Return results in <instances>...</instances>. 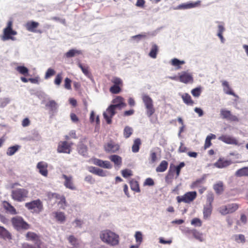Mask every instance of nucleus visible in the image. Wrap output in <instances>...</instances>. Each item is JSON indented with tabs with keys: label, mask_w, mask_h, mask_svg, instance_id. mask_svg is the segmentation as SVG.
Here are the masks:
<instances>
[{
	"label": "nucleus",
	"mask_w": 248,
	"mask_h": 248,
	"mask_svg": "<svg viewBox=\"0 0 248 248\" xmlns=\"http://www.w3.org/2000/svg\"><path fill=\"white\" fill-rule=\"evenodd\" d=\"M150 157L151 163H153L157 160L156 153L153 151H151L150 154Z\"/></svg>",
	"instance_id": "60"
},
{
	"label": "nucleus",
	"mask_w": 248,
	"mask_h": 248,
	"mask_svg": "<svg viewBox=\"0 0 248 248\" xmlns=\"http://www.w3.org/2000/svg\"><path fill=\"white\" fill-rule=\"evenodd\" d=\"M13 21L9 20L7 23L6 27L3 30V34L1 36V39L3 41L11 40H16L15 37L17 34V31L13 29Z\"/></svg>",
	"instance_id": "2"
},
{
	"label": "nucleus",
	"mask_w": 248,
	"mask_h": 248,
	"mask_svg": "<svg viewBox=\"0 0 248 248\" xmlns=\"http://www.w3.org/2000/svg\"><path fill=\"white\" fill-rule=\"evenodd\" d=\"M235 174L238 177L248 176V167H243L238 170Z\"/></svg>",
	"instance_id": "32"
},
{
	"label": "nucleus",
	"mask_w": 248,
	"mask_h": 248,
	"mask_svg": "<svg viewBox=\"0 0 248 248\" xmlns=\"http://www.w3.org/2000/svg\"><path fill=\"white\" fill-rule=\"evenodd\" d=\"M78 66L81 69L82 72L86 77H87L89 78H91L92 77V74L89 71V68L88 66H84L80 62L78 63Z\"/></svg>",
	"instance_id": "35"
},
{
	"label": "nucleus",
	"mask_w": 248,
	"mask_h": 248,
	"mask_svg": "<svg viewBox=\"0 0 248 248\" xmlns=\"http://www.w3.org/2000/svg\"><path fill=\"white\" fill-rule=\"evenodd\" d=\"M104 149L108 153H115L119 150V146L112 141H110L104 145Z\"/></svg>",
	"instance_id": "17"
},
{
	"label": "nucleus",
	"mask_w": 248,
	"mask_h": 248,
	"mask_svg": "<svg viewBox=\"0 0 248 248\" xmlns=\"http://www.w3.org/2000/svg\"><path fill=\"white\" fill-rule=\"evenodd\" d=\"M62 177L64 179L63 185L67 188L73 190L76 189V187L74 183L73 177L72 176L62 174Z\"/></svg>",
	"instance_id": "15"
},
{
	"label": "nucleus",
	"mask_w": 248,
	"mask_h": 248,
	"mask_svg": "<svg viewBox=\"0 0 248 248\" xmlns=\"http://www.w3.org/2000/svg\"><path fill=\"white\" fill-rule=\"evenodd\" d=\"M39 24L35 21H30L26 23V28L27 30L31 32L42 33V31L36 29L38 27Z\"/></svg>",
	"instance_id": "16"
},
{
	"label": "nucleus",
	"mask_w": 248,
	"mask_h": 248,
	"mask_svg": "<svg viewBox=\"0 0 248 248\" xmlns=\"http://www.w3.org/2000/svg\"><path fill=\"white\" fill-rule=\"evenodd\" d=\"M47 166V164L44 162H39L37 165L40 173L46 177L48 174Z\"/></svg>",
	"instance_id": "21"
},
{
	"label": "nucleus",
	"mask_w": 248,
	"mask_h": 248,
	"mask_svg": "<svg viewBox=\"0 0 248 248\" xmlns=\"http://www.w3.org/2000/svg\"><path fill=\"white\" fill-rule=\"evenodd\" d=\"M29 191L24 188H18L11 191V196L13 200L18 202H24L28 198Z\"/></svg>",
	"instance_id": "4"
},
{
	"label": "nucleus",
	"mask_w": 248,
	"mask_h": 248,
	"mask_svg": "<svg viewBox=\"0 0 248 248\" xmlns=\"http://www.w3.org/2000/svg\"><path fill=\"white\" fill-rule=\"evenodd\" d=\"M68 241L74 247H76L78 244L77 239L73 235L69 236Z\"/></svg>",
	"instance_id": "59"
},
{
	"label": "nucleus",
	"mask_w": 248,
	"mask_h": 248,
	"mask_svg": "<svg viewBox=\"0 0 248 248\" xmlns=\"http://www.w3.org/2000/svg\"><path fill=\"white\" fill-rule=\"evenodd\" d=\"M131 189L136 192H140V191L139 184L138 181L134 179H132L129 182Z\"/></svg>",
	"instance_id": "36"
},
{
	"label": "nucleus",
	"mask_w": 248,
	"mask_h": 248,
	"mask_svg": "<svg viewBox=\"0 0 248 248\" xmlns=\"http://www.w3.org/2000/svg\"><path fill=\"white\" fill-rule=\"evenodd\" d=\"M100 237L103 242L112 246L118 245L119 243V236L108 230L102 231Z\"/></svg>",
	"instance_id": "1"
},
{
	"label": "nucleus",
	"mask_w": 248,
	"mask_h": 248,
	"mask_svg": "<svg viewBox=\"0 0 248 248\" xmlns=\"http://www.w3.org/2000/svg\"><path fill=\"white\" fill-rule=\"evenodd\" d=\"M191 224L194 226L201 227L202 225V222L199 218H194L191 220Z\"/></svg>",
	"instance_id": "56"
},
{
	"label": "nucleus",
	"mask_w": 248,
	"mask_h": 248,
	"mask_svg": "<svg viewBox=\"0 0 248 248\" xmlns=\"http://www.w3.org/2000/svg\"><path fill=\"white\" fill-rule=\"evenodd\" d=\"M213 188L217 194H221L224 191L223 183L219 182L214 185Z\"/></svg>",
	"instance_id": "31"
},
{
	"label": "nucleus",
	"mask_w": 248,
	"mask_h": 248,
	"mask_svg": "<svg viewBox=\"0 0 248 248\" xmlns=\"http://www.w3.org/2000/svg\"><path fill=\"white\" fill-rule=\"evenodd\" d=\"M55 71L51 68H48L46 72L45 78L48 79L55 74Z\"/></svg>",
	"instance_id": "51"
},
{
	"label": "nucleus",
	"mask_w": 248,
	"mask_h": 248,
	"mask_svg": "<svg viewBox=\"0 0 248 248\" xmlns=\"http://www.w3.org/2000/svg\"><path fill=\"white\" fill-rule=\"evenodd\" d=\"M92 162L93 164L106 169L111 168V165L108 161H103L98 158L92 159Z\"/></svg>",
	"instance_id": "18"
},
{
	"label": "nucleus",
	"mask_w": 248,
	"mask_h": 248,
	"mask_svg": "<svg viewBox=\"0 0 248 248\" xmlns=\"http://www.w3.org/2000/svg\"><path fill=\"white\" fill-rule=\"evenodd\" d=\"M109 158L117 166H120L122 164V158L118 155H112L109 156Z\"/></svg>",
	"instance_id": "42"
},
{
	"label": "nucleus",
	"mask_w": 248,
	"mask_h": 248,
	"mask_svg": "<svg viewBox=\"0 0 248 248\" xmlns=\"http://www.w3.org/2000/svg\"><path fill=\"white\" fill-rule=\"evenodd\" d=\"M71 82H72V81L70 78H65L64 79V88L67 90H71Z\"/></svg>",
	"instance_id": "55"
},
{
	"label": "nucleus",
	"mask_w": 248,
	"mask_h": 248,
	"mask_svg": "<svg viewBox=\"0 0 248 248\" xmlns=\"http://www.w3.org/2000/svg\"><path fill=\"white\" fill-rule=\"evenodd\" d=\"M168 166V162L166 160H163L156 168V171L160 172H164L167 169Z\"/></svg>",
	"instance_id": "34"
},
{
	"label": "nucleus",
	"mask_w": 248,
	"mask_h": 248,
	"mask_svg": "<svg viewBox=\"0 0 248 248\" xmlns=\"http://www.w3.org/2000/svg\"><path fill=\"white\" fill-rule=\"evenodd\" d=\"M201 4V1H197L195 2H189L187 3H183L178 6L179 9H186L194 8L199 6Z\"/></svg>",
	"instance_id": "23"
},
{
	"label": "nucleus",
	"mask_w": 248,
	"mask_h": 248,
	"mask_svg": "<svg viewBox=\"0 0 248 248\" xmlns=\"http://www.w3.org/2000/svg\"><path fill=\"white\" fill-rule=\"evenodd\" d=\"M16 70L21 74L24 76H28L29 69L24 66H19L16 68Z\"/></svg>",
	"instance_id": "48"
},
{
	"label": "nucleus",
	"mask_w": 248,
	"mask_h": 248,
	"mask_svg": "<svg viewBox=\"0 0 248 248\" xmlns=\"http://www.w3.org/2000/svg\"><path fill=\"white\" fill-rule=\"evenodd\" d=\"M197 197L196 191L188 192L185 193L183 196H177L176 199L179 203L183 202L185 203H190L194 201Z\"/></svg>",
	"instance_id": "9"
},
{
	"label": "nucleus",
	"mask_w": 248,
	"mask_h": 248,
	"mask_svg": "<svg viewBox=\"0 0 248 248\" xmlns=\"http://www.w3.org/2000/svg\"><path fill=\"white\" fill-rule=\"evenodd\" d=\"M234 240L238 243H244L246 242L245 235L242 234L234 235Z\"/></svg>",
	"instance_id": "47"
},
{
	"label": "nucleus",
	"mask_w": 248,
	"mask_h": 248,
	"mask_svg": "<svg viewBox=\"0 0 248 248\" xmlns=\"http://www.w3.org/2000/svg\"><path fill=\"white\" fill-rule=\"evenodd\" d=\"M239 207V205L236 203L229 204L220 207L219 212L223 215L232 214L235 212Z\"/></svg>",
	"instance_id": "8"
},
{
	"label": "nucleus",
	"mask_w": 248,
	"mask_h": 248,
	"mask_svg": "<svg viewBox=\"0 0 248 248\" xmlns=\"http://www.w3.org/2000/svg\"><path fill=\"white\" fill-rule=\"evenodd\" d=\"M85 181L90 184H93L95 182L94 179L91 175H87L85 177Z\"/></svg>",
	"instance_id": "62"
},
{
	"label": "nucleus",
	"mask_w": 248,
	"mask_h": 248,
	"mask_svg": "<svg viewBox=\"0 0 248 248\" xmlns=\"http://www.w3.org/2000/svg\"><path fill=\"white\" fill-rule=\"evenodd\" d=\"M155 184L154 180L151 178H147L144 182V186H153Z\"/></svg>",
	"instance_id": "61"
},
{
	"label": "nucleus",
	"mask_w": 248,
	"mask_h": 248,
	"mask_svg": "<svg viewBox=\"0 0 248 248\" xmlns=\"http://www.w3.org/2000/svg\"><path fill=\"white\" fill-rule=\"evenodd\" d=\"M115 106H113L112 105H110L107 108L106 111L104 112L103 114L104 118L106 120L108 124H111V119L116 113V109L117 108H116Z\"/></svg>",
	"instance_id": "10"
},
{
	"label": "nucleus",
	"mask_w": 248,
	"mask_h": 248,
	"mask_svg": "<svg viewBox=\"0 0 248 248\" xmlns=\"http://www.w3.org/2000/svg\"><path fill=\"white\" fill-rule=\"evenodd\" d=\"M191 93L194 97H199L201 93V90L200 88H196L191 91Z\"/></svg>",
	"instance_id": "57"
},
{
	"label": "nucleus",
	"mask_w": 248,
	"mask_h": 248,
	"mask_svg": "<svg viewBox=\"0 0 248 248\" xmlns=\"http://www.w3.org/2000/svg\"><path fill=\"white\" fill-rule=\"evenodd\" d=\"M113 85L109 88V91L113 94H118L122 91L123 86V81L121 78L117 77H113L110 79Z\"/></svg>",
	"instance_id": "7"
},
{
	"label": "nucleus",
	"mask_w": 248,
	"mask_h": 248,
	"mask_svg": "<svg viewBox=\"0 0 248 248\" xmlns=\"http://www.w3.org/2000/svg\"><path fill=\"white\" fill-rule=\"evenodd\" d=\"M212 205L206 204L204 206L203 214L204 219H207L210 217L212 212Z\"/></svg>",
	"instance_id": "26"
},
{
	"label": "nucleus",
	"mask_w": 248,
	"mask_h": 248,
	"mask_svg": "<svg viewBox=\"0 0 248 248\" xmlns=\"http://www.w3.org/2000/svg\"><path fill=\"white\" fill-rule=\"evenodd\" d=\"M146 110V114L148 117H151L155 112V109L154 108V105H152L150 106H148L145 107Z\"/></svg>",
	"instance_id": "53"
},
{
	"label": "nucleus",
	"mask_w": 248,
	"mask_h": 248,
	"mask_svg": "<svg viewBox=\"0 0 248 248\" xmlns=\"http://www.w3.org/2000/svg\"><path fill=\"white\" fill-rule=\"evenodd\" d=\"M142 99L145 107L153 105V101L152 99L148 95L143 94L142 96Z\"/></svg>",
	"instance_id": "39"
},
{
	"label": "nucleus",
	"mask_w": 248,
	"mask_h": 248,
	"mask_svg": "<svg viewBox=\"0 0 248 248\" xmlns=\"http://www.w3.org/2000/svg\"><path fill=\"white\" fill-rule=\"evenodd\" d=\"M214 199L213 194L212 193H208L207 195V201L208 202V204L212 205Z\"/></svg>",
	"instance_id": "63"
},
{
	"label": "nucleus",
	"mask_w": 248,
	"mask_h": 248,
	"mask_svg": "<svg viewBox=\"0 0 248 248\" xmlns=\"http://www.w3.org/2000/svg\"><path fill=\"white\" fill-rule=\"evenodd\" d=\"M133 133V129L131 127L126 126L124 130V136L125 138L127 139L130 137Z\"/></svg>",
	"instance_id": "46"
},
{
	"label": "nucleus",
	"mask_w": 248,
	"mask_h": 248,
	"mask_svg": "<svg viewBox=\"0 0 248 248\" xmlns=\"http://www.w3.org/2000/svg\"><path fill=\"white\" fill-rule=\"evenodd\" d=\"M62 73H58L56 75L55 78L54 79V84L56 85L59 86L62 82Z\"/></svg>",
	"instance_id": "52"
},
{
	"label": "nucleus",
	"mask_w": 248,
	"mask_h": 248,
	"mask_svg": "<svg viewBox=\"0 0 248 248\" xmlns=\"http://www.w3.org/2000/svg\"><path fill=\"white\" fill-rule=\"evenodd\" d=\"M20 146L16 145L15 146H11L7 149L6 154L9 156L13 155L19 149Z\"/></svg>",
	"instance_id": "43"
},
{
	"label": "nucleus",
	"mask_w": 248,
	"mask_h": 248,
	"mask_svg": "<svg viewBox=\"0 0 248 248\" xmlns=\"http://www.w3.org/2000/svg\"><path fill=\"white\" fill-rule=\"evenodd\" d=\"M0 238L10 240L12 239V235L5 228L0 226Z\"/></svg>",
	"instance_id": "25"
},
{
	"label": "nucleus",
	"mask_w": 248,
	"mask_h": 248,
	"mask_svg": "<svg viewBox=\"0 0 248 248\" xmlns=\"http://www.w3.org/2000/svg\"><path fill=\"white\" fill-rule=\"evenodd\" d=\"M82 54V52L81 50L75 49H71L65 54V56L66 58H69L73 57L77 55H81Z\"/></svg>",
	"instance_id": "29"
},
{
	"label": "nucleus",
	"mask_w": 248,
	"mask_h": 248,
	"mask_svg": "<svg viewBox=\"0 0 248 248\" xmlns=\"http://www.w3.org/2000/svg\"><path fill=\"white\" fill-rule=\"evenodd\" d=\"M78 151L80 154L82 155H85L87 154V146L83 143H80L78 147Z\"/></svg>",
	"instance_id": "45"
},
{
	"label": "nucleus",
	"mask_w": 248,
	"mask_h": 248,
	"mask_svg": "<svg viewBox=\"0 0 248 248\" xmlns=\"http://www.w3.org/2000/svg\"><path fill=\"white\" fill-rule=\"evenodd\" d=\"M222 86L223 87V90L225 93L227 94L232 95L235 97H238L233 92L232 90L230 88L229 83L226 81H224L222 82Z\"/></svg>",
	"instance_id": "27"
},
{
	"label": "nucleus",
	"mask_w": 248,
	"mask_h": 248,
	"mask_svg": "<svg viewBox=\"0 0 248 248\" xmlns=\"http://www.w3.org/2000/svg\"><path fill=\"white\" fill-rule=\"evenodd\" d=\"M141 140L139 138L135 139L132 147V151L134 153H137L139 151L140 146L141 145Z\"/></svg>",
	"instance_id": "40"
},
{
	"label": "nucleus",
	"mask_w": 248,
	"mask_h": 248,
	"mask_svg": "<svg viewBox=\"0 0 248 248\" xmlns=\"http://www.w3.org/2000/svg\"><path fill=\"white\" fill-rule=\"evenodd\" d=\"M112 102L114 104L112 105L115 106V107L119 109H121L126 106V104L124 102V99L121 96H117L113 100Z\"/></svg>",
	"instance_id": "20"
},
{
	"label": "nucleus",
	"mask_w": 248,
	"mask_h": 248,
	"mask_svg": "<svg viewBox=\"0 0 248 248\" xmlns=\"http://www.w3.org/2000/svg\"><path fill=\"white\" fill-rule=\"evenodd\" d=\"M202 180H198L196 181L195 182H193L192 184L191 187L192 188H195L199 187L200 188L199 189V192L200 194H202L206 190V187L204 186H200V185L202 183Z\"/></svg>",
	"instance_id": "30"
},
{
	"label": "nucleus",
	"mask_w": 248,
	"mask_h": 248,
	"mask_svg": "<svg viewBox=\"0 0 248 248\" xmlns=\"http://www.w3.org/2000/svg\"><path fill=\"white\" fill-rule=\"evenodd\" d=\"M216 138V135L213 134H210L206 137L204 145V149H206L212 145L211 140L215 139Z\"/></svg>",
	"instance_id": "37"
},
{
	"label": "nucleus",
	"mask_w": 248,
	"mask_h": 248,
	"mask_svg": "<svg viewBox=\"0 0 248 248\" xmlns=\"http://www.w3.org/2000/svg\"><path fill=\"white\" fill-rule=\"evenodd\" d=\"M122 175L124 178H127L132 175V171L128 169H124L122 170Z\"/></svg>",
	"instance_id": "58"
},
{
	"label": "nucleus",
	"mask_w": 248,
	"mask_h": 248,
	"mask_svg": "<svg viewBox=\"0 0 248 248\" xmlns=\"http://www.w3.org/2000/svg\"><path fill=\"white\" fill-rule=\"evenodd\" d=\"M26 237L27 240L34 242L36 247H34L27 243H24L22 244V248H46L41 242L39 236L35 233L29 232L26 233Z\"/></svg>",
	"instance_id": "3"
},
{
	"label": "nucleus",
	"mask_w": 248,
	"mask_h": 248,
	"mask_svg": "<svg viewBox=\"0 0 248 248\" xmlns=\"http://www.w3.org/2000/svg\"><path fill=\"white\" fill-rule=\"evenodd\" d=\"M11 222L14 228L17 231L26 230L30 228V225L19 216L13 217L11 219Z\"/></svg>",
	"instance_id": "6"
},
{
	"label": "nucleus",
	"mask_w": 248,
	"mask_h": 248,
	"mask_svg": "<svg viewBox=\"0 0 248 248\" xmlns=\"http://www.w3.org/2000/svg\"><path fill=\"white\" fill-rule=\"evenodd\" d=\"M3 207L7 213L11 215H16L17 214L16 209L9 202L4 201L2 203Z\"/></svg>",
	"instance_id": "22"
},
{
	"label": "nucleus",
	"mask_w": 248,
	"mask_h": 248,
	"mask_svg": "<svg viewBox=\"0 0 248 248\" xmlns=\"http://www.w3.org/2000/svg\"><path fill=\"white\" fill-rule=\"evenodd\" d=\"M184 63L185 62L184 61H180L176 58L173 59L171 62V65L174 66H177V69L180 68V65Z\"/></svg>",
	"instance_id": "49"
},
{
	"label": "nucleus",
	"mask_w": 248,
	"mask_h": 248,
	"mask_svg": "<svg viewBox=\"0 0 248 248\" xmlns=\"http://www.w3.org/2000/svg\"><path fill=\"white\" fill-rule=\"evenodd\" d=\"M185 165V164L184 162H181L179 165L177 166H174V170H173L174 171H176V178H177L179 175H180V171H181V169L184 167Z\"/></svg>",
	"instance_id": "50"
},
{
	"label": "nucleus",
	"mask_w": 248,
	"mask_h": 248,
	"mask_svg": "<svg viewBox=\"0 0 248 248\" xmlns=\"http://www.w3.org/2000/svg\"><path fill=\"white\" fill-rule=\"evenodd\" d=\"M218 140L228 144L240 145V143L233 137L227 135H222L218 138Z\"/></svg>",
	"instance_id": "14"
},
{
	"label": "nucleus",
	"mask_w": 248,
	"mask_h": 248,
	"mask_svg": "<svg viewBox=\"0 0 248 248\" xmlns=\"http://www.w3.org/2000/svg\"><path fill=\"white\" fill-rule=\"evenodd\" d=\"M187 232L192 235L196 239L200 241H202V234L195 229L188 230Z\"/></svg>",
	"instance_id": "33"
},
{
	"label": "nucleus",
	"mask_w": 248,
	"mask_h": 248,
	"mask_svg": "<svg viewBox=\"0 0 248 248\" xmlns=\"http://www.w3.org/2000/svg\"><path fill=\"white\" fill-rule=\"evenodd\" d=\"M232 161L230 160L224 159V158H220L214 164V166L219 169L226 168L231 165Z\"/></svg>",
	"instance_id": "19"
},
{
	"label": "nucleus",
	"mask_w": 248,
	"mask_h": 248,
	"mask_svg": "<svg viewBox=\"0 0 248 248\" xmlns=\"http://www.w3.org/2000/svg\"><path fill=\"white\" fill-rule=\"evenodd\" d=\"M135 237L137 243L140 245L142 241V234L140 232H137L135 233Z\"/></svg>",
	"instance_id": "54"
},
{
	"label": "nucleus",
	"mask_w": 248,
	"mask_h": 248,
	"mask_svg": "<svg viewBox=\"0 0 248 248\" xmlns=\"http://www.w3.org/2000/svg\"><path fill=\"white\" fill-rule=\"evenodd\" d=\"M46 107L49 110L50 113H53L57 109V104L55 101L50 100L46 103Z\"/></svg>",
	"instance_id": "24"
},
{
	"label": "nucleus",
	"mask_w": 248,
	"mask_h": 248,
	"mask_svg": "<svg viewBox=\"0 0 248 248\" xmlns=\"http://www.w3.org/2000/svg\"><path fill=\"white\" fill-rule=\"evenodd\" d=\"M55 198L60 200V201L58 202V204L61 205V207L62 208L64 209L65 207L67 206V202L64 196H61L60 195L57 194L55 196Z\"/></svg>",
	"instance_id": "38"
},
{
	"label": "nucleus",
	"mask_w": 248,
	"mask_h": 248,
	"mask_svg": "<svg viewBox=\"0 0 248 248\" xmlns=\"http://www.w3.org/2000/svg\"><path fill=\"white\" fill-rule=\"evenodd\" d=\"M179 80L184 83H192L194 79L192 74L187 71H183L181 72L178 77Z\"/></svg>",
	"instance_id": "11"
},
{
	"label": "nucleus",
	"mask_w": 248,
	"mask_h": 248,
	"mask_svg": "<svg viewBox=\"0 0 248 248\" xmlns=\"http://www.w3.org/2000/svg\"><path fill=\"white\" fill-rule=\"evenodd\" d=\"M56 220L60 222H63L66 219L65 214L62 212H56L54 213Z\"/></svg>",
	"instance_id": "41"
},
{
	"label": "nucleus",
	"mask_w": 248,
	"mask_h": 248,
	"mask_svg": "<svg viewBox=\"0 0 248 248\" xmlns=\"http://www.w3.org/2000/svg\"><path fill=\"white\" fill-rule=\"evenodd\" d=\"M220 116L223 119H226L232 122L239 121V119L236 116L232 115L231 111L226 109L223 108L220 110Z\"/></svg>",
	"instance_id": "13"
},
{
	"label": "nucleus",
	"mask_w": 248,
	"mask_h": 248,
	"mask_svg": "<svg viewBox=\"0 0 248 248\" xmlns=\"http://www.w3.org/2000/svg\"><path fill=\"white\" fill-rule=\"evenodd\" d=\"M183 102L187 105L193 106L194 102L192 99L190 95L187 93H185L181 95Z\"/></svg>",
	"instance_id": "28"
},
{
	"label": "nucleus",
	"mask_w": 248,
	"mask_h": 248,
	"mask_svg": "<svg viewBox=\"0 0 248 248\" xmlns=\"http://www.w3.org/2000/svg\"><path fill=\"white\" fill-rule=\"evenodd\" d=\"M72 144V143H69L66 141H61L58 144L57 152L60 153L70 154Z\"/></svg>",
	"instance_id": "12"
},
{
	"label": "nucleus",
	"mask_w": 248,
	"mask_h": 248,
	"mask_svg": "<svg viewBox=\"0 0 248 248\" xmlns=\"http://www.w3.org/2000/svg\"><path fill=\"white\" fill-rule=\"evenodd\" d=\"M158 51V48L157 46L155 44L153 45L149 54V56L154 59L156 58Z\"/></svg>",
	"instance_id": "44"
},
{
	"label": "nucleus",
	"mask_w": 248,
	"mask_h": 248,
	"mask_svg": "<svg viewBox=\"0 0 248 248\" xmlns=\"http://www.w3.org/2000/svg\"><path fill=\"white\" fill-rule=\"evenodd\" d=\"M25 207L32 213L39 214L44 210V205L42 201L40 199L31 201L26 202Z\"/></svg>",
	"instance_id": "5"
},
{
	"label": "nucleus",
	"mask_w": 248,
	"mask_h": 248,
	"mask_svg": "<svg viewBox=\"0 0 248 248\" xmlns=\"http://www.w3.org/2000/svg\"><path fill=\"white\" fill-rule=\"evenodd\" d=\"M187 150V148L184 145V144L183 143L181 142V145L178 149L179 152L185 153L186 152Z\"/></svg>",
	"instance_id": "64"
}]
</instances>
